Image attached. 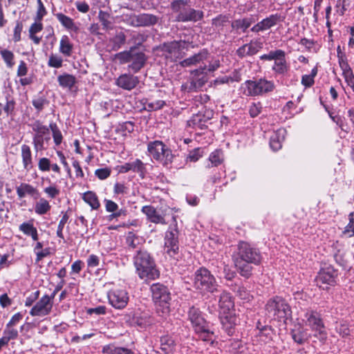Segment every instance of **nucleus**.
<instances>
[{
	"label": "nucleus",
	"instance_id": "7ed1b4c3",
	"mask_svg": "<svg viewBox=\"0 0 354 354\" xmlns=\"http://www.w3.org/2000/svg\"><path fill=\"white\" fill-rule=\"evenodd\" d=\"M150 290L157 313L162 317H166L170 313L171 301V295L169 288L164 284L156 283L151 286Z\"/></svg>",
	"mask_w": 354,
	"mask_h": 354
},
{
	"label": "nucleus",
	"instance_id": "393cba45",
	"mask_svg": "<svg viewBox=\"0 0 354 354\" xmlns=\"http://www.w3.org/2000/svg\"><path fill=\"white\" fill-rule=\"evenodd\" d=\"M203 17V12L201 10H196L193 8L184 9L178 15L177 19L179 21H196Z\"/></svg>",
	"mask_w": 354,
	"mask_h": 354
},
{
	"label": "nucleus",
	"instance_id": "49530a36",
	"mask_svg": "<svg viewBox=\"0 0 354 354\" xmlns=\"http://www.w3.org/2000/svg\"><path fill=\"white\" fill-rule=\"evenodd\" d=\"M230 22V16L228 15H219L212 19V24L216 28H221Z\"/></svg>",
	"mask_w": 354,
	"mask_h": 354
},
{
	"label": "nucleus",
	"instance_id": "4d7b16f0",
	"mask_svg": "<svg viewBox=\"0 0 354 354\" xmlns=\"http://www.w3.org/2000/svg\"><path fill=\"white\" fill-rule=\"evenodd\" d=\"M37 1L38 4V8L35 17V21H41L43 17L46 15L47 12L41 0H37Z\"/></svg>",
	"mask_w": 354,
	"mask_h": 354
},
{
	"label": "nucleus",
	"instance_id": "864d4df0",
	"mask_svg": "<svg viewBox=\"0 0 354 354\" xmlns=\"http://www.w3.org/2000/svg\"><path fill=\"white\" fill-rule=\"evenodd\" d=\"M62 63L63 59L60 56L57 55L51 54L49 57L48 65L50 67L59 68L62 66Z\"/></svg>",
	"mask_w": 354,
	"mask_h": 354
},
{
	"label": "nucleus",
	"instance_id": "bb28decb",
	"mask_svg": "<svg viewBox=\"0 0 354 354\" xmlns=\"http://www.w3.org/2000/svg\"><path fill=\"white\" fill-rule=\"evenodd\" d=\"M219 307L224 314L230 313V310L234 308V301L230 294L223 291L219 298Z\"/></svg>",
	"mask_w": 354,
	"mask_h": 354
},
{
	"label": "nucleus",
	"instance_id": "412c9836",
	"mask_svg": "<svg viewBox=\"0 0 354 354\" xmlns=\"http://www.w3.org/2000/svg\"><path fill=\"white\" fill-rule=\"evenodd\" d=\"M138 83V77L129 73L120 75L115 80V84L118 87L127 91H131L136 87Z\"/></svg>",
	"mask_w": 354,
	"mask_h": 354
},
{
	"label": "nucleus",
	"instance_id": "1a4fd4ad",
	"mask_svg": "<svg viewBox=\"0 0 354 354\" xmlns=\"http://www.w3.org/2000/svg\"><path fill=\"white\" fill-rule=\"evenodd\" d=\"M188 319L196 333L199 334L200 337L203 341L209 340L212 333L210 331L202 312L198 308L192 306L188 311Z\"/></svg>",
	"mask_w": 354,
	"mask_h": 354
},
{
	"label": "nucleus",
	"instance_id": "bf43d9fd",
	"mask_svg": "<svg viewBox=\"0 0 354 354\" xmlns=\"http://www.w3.org/2000/svg\"><path fill=\"white\" fill-rule=\"evenodd\" d=\"M47 103V100L43 97H38L32 100V105L38 111H41Z\"/></svg>",
	"mask_w": 354,
	"mask_h": 354
},
{
	"label": "nucleus",
	"instance_id": "cd10ccee",
	"mask_svg": "<svg viewBox=\"0 0 354 354\" xmlns=\"http://www.w3.org/2000/svg\"><path fill=\"white\" fill-rule=\"evenodd\" d=\"M57 19L59 21V23L68 30L73 31L77 32L79 30V28L74 22L73 19L62 12H57L54 14Z\"/></svg>",
	"mask_w": 354,
	"mask_h": 354
},
{
	"label": "nucleus",
	"instance_id": "338daca9",
	"mask_svg": "<svg viewBox=\"0 0 354 354\" xmlns=\"http://www.w3.org/2000/svg\"><path fill=\"white\" fill-rule=\"evenodd\" d=\"M23 29L22 23L17 21L14 29L13 40L15 42L19 41L21 40V33Z\"/></svg>",
	"mask_w": 354,
	"mask_h": 354
},
{
	"label": "nucleus",
	"instance_id": "b1692460",
	"mask_svg": "<svg viewBox=\"0 0 354 354\" xmlns=\"http://www.w3.org/2000/svg\"><path fill=\"white\" fill-rule=\"evenodd\" d=\"M207 50L203 49L198 53H196L194 55L181 61L179 64L183 68L196 66L201 63H203L204 60L207 59Z\"/></svg>",
	"mask_w": 354,
	"mask_h": 354
},
{
	"label": "nucleus",
	"instance_id": "e2e57ef3",
	"mask_svg": "<svg viewBox=\"0 0 354 354\" xmlns=\"http://www.w3.org/2000/svg\"><path fill=\"white\" fill-rule=\"evenodd\" d=\"M188 0H175L171 3V8L174 12H180L181 8L188 3Z\"/></svg>",
	"mask_w": 354,
	"mask_h": 354
},
{
	"label": "nucleus",
	"instance_id": "dca6fc26",
	"mask_svg": "<svg viewBox=\"0 0 354 354\" xmlns=\"http://www.w3.org/2000/svg\"><path fill=\"white\" fill-rule=\"evenodd\" d=\"M109 304L116 309L124 308L129 302V295L125 290L113 289L108 292Z\"/></svg>",
	"mask_w": 354,
	"mask_h": 354
},
{
	"label": "nucleus",
	"instance_id": "0eeeda50",
	"mask_svg": "<svg viewBox=\"0 0 354 354\" xmlns=\"http://www.w3.org/2000/svg\"><path fill=\"white\" fill-rule=\"evenodd\" d=\"M243 94L246 96H259L272 92L275 88L273 81L266 78L246 80L242 84Z\"/></svg>",
	"mask_w": 354,
	"mask_h": 354
},
{
	"label": "nucleus",
	"instance_id": "c03bdc74",
	"mask_svg": "<svg viewBox=\"0 0 354 354\" xmlns=\"http://www.w3.org/2000/svg\"><path fill=\"white\" fill-rule=\"evenodd\" d=\"M49 128L52 131L53 138L55 145L57 146L59 145L62 143L63 139L62 132L60 131L57 125L54 122H51L49 124Z\"/></svg>",
	"mask_w": 354,
	"mask_h": 354
},
{
	"label": "nucleus",
	"instance_id": "4c0bfd02",
	"mask_svg": "<svg viewBox=\"0 0 354 354\" xmlns=\"http://www.w3.org/2000/svg\"><path fill=\"white\" fill-rule=\"evenodd\" d=\"M131 171L138 174L141 178H144L147 172L145 164L140 159L130 162Z\"/></svg>",
	"mask_w": 354,
	"mask_h": 354
},
{
	"label": "nucleus",
	"instance_id": "72a5a7b5",
	"mask_svg": "<svg viewBox=\"0 0 354 354\" xmlns=\"http://www.w3.org/2000/svg\"><path fill=\"white\" fill-rule=\"evenodd\" d=\"M19 230L27 236H30L33 241L39 239V235L37 228L32 223L24 222L19 226Z\"/></svg>",
	"mask_w": 354,
	"mask_h": 354
},
{
	"label": "nucleus",
	"instance_id": "6e6d98bb",
	"mask_svg": "<svg viewBox=\"0 0 354 354\" xmlns=\"http://www.w3.org/2000/svg\"><path fill=\"white\" fill-rule=\"evenodd\" d=\"M68 218H69V216L67 214V213L64 214V215L62 216V217L58 224L57 230V236L60 239H64V235H63L62 231H63L64 227L65 224L67 223Z\"/></svg>",
	"mask_w": 354,
	"mask_h": 354
},
{
	"label": "nucleus",
	"instance_id": "f8f14e48",
	"mask_svg": "<svg viewBox=\"0 0 354 354\" xmlns=\"http://www.w3.org/2000/svg\"><path fill=\"white\" fill-rule=\"evenodd\" d=\"M165 250L171 257L177 258L178 254V231L177 225H170L165 233Z\"/></svg>",
	"mask_w": 354,
	"mask_h": 354
},
{
	"label": "nucleus",
	"instance_id": "c756f323",
	"mask_svg": "<svg viewBox=\"0 0 354 354\" xmlns=\"http://www.w3.org/2000/svg\"><path fill=\"white\" fill-rule=\"evenodd\" d=\"M185 46V41L183 40L173 41L163 44L164 51L170 55H176L178 54L181 49H183Z\"/></svg>",
	"mask_w": 354,
	"mask_h": 354
},
{
	"label": "nucleus",
	"instance_id": "c9c22d12",
	"mask_svg": "<svg viewBox=\"0 0 354 354\" xmlns=\"http://www.w3.org/2000/svg\"><path fill=\"white\" fill-rule=\"evenodd\" d=\"M254 22L252 17H245L243 19H239L233 21L231 24V26L233 29L239 30L241 29L243 32L245 30Z\"/></svg>",
	"mask_w": 354,
	"mask_h": 354
},
{
	"label": "nucleus",
	"instance_id": "603ef678",
	"mask_svg": "<svg viewBox=\"0 0 354 354\" xmlns=\"http://www.w3.org/2000/svg\"><path fill=\"white\" fill-rule=\"evenodd\" d=\"M133 322L141 328H145L152 324V320L149 316L133 317Z\"/></svg>",
	"mask_w": 354,
	"mask_h": 354
},
{
	"label": "nucleus",
	"instance_id": "a19ab883",
	"mask_svg": "<svg viewBox=\"0 0 354 354\" xmlns=\"http://www.w3.org/2000/svg\"><path fill=\"white\" fill-rule=\"evenodd\" d=\"M0 54L7 67L12 68L15 65V55L11 50L3 49L0 47Z\"/></svg>",
	"mask_w": 354,
	"mask_h": 354
},
{
	"label": "nucleus",
	"instance_id": "f257e3e1",
	"mask_svg": "<svg viewBox=\"0 0 354 354\" xmlns=\"http://www.w3.org/2000/svg\"><path fill=\"white\" fill-rule=\"evenodd\" d=\"M261 261V255L257 248L245 241L239 243L237 251L234 255V262L242 277L249 278L253 269L252 265H259Z\"/></svg>",
	"mask_w": 354,
	"mask_h": 354
},
{
	"label": "nucleus",
	"instance_id": "8fccbe9b",
	"mask_svg": "<svg viewBox=\"0 0 354 354\" xmlns=\"http://www.w3.org/2000/svg\"><path fill=\"white\" fill-rule=\"evenodd\" d=\"M3 335L10 342V340L17 339L19 333L17 329L15 327H11L6 325L3 332Z\"/></svg>",
	"mask_w": 354,
	"mask_h": 354
},
{
	"label": "nucleus",
	"instance_id": "3c124183",
	"mask_svg": "<svg viewBox=\"0 0 354 354\" xmlns=\"http://www.w3.org/2000/svg\"><path fill=\"white\" fill-rule=\"evenodd\" d=\"M209 160L211 162V166L216 167L219 165L223 160L222 152L218 150L213 151L209 157Z\"/></svg>",
	"mask_w": 354,
	"mask_h": 354
},
{
	"label": "nucleus",
	"instance_id": "a211bd4d",
	"mask_svg": "<svg viewBox=\"0 0 354 354\" xmlns=\"http://www.w3.org/2000/svg\"><path fill=\"white\" fill-rule=\"evenodd\" d=\"M158 22V17L156 15L143 13L140 15H133L129 17V23L132 26H150Z\"/></svg>",
	"mask_w": 354,
	"mask_h": 354
},
{
	"label": "nucleus",
	"instance_id": "4468645a",
	"mask_svg": "<svg viewBox=\"0 0 354 354\" xmlns=\"http://www.w3.org/2000/svg\"><path fill=\"white\" fill-rule=\"evenodd\" d=\"M337 271L331 266L322 268L316 277L317 285L323 288L327 289L328 286H335Z\"/></svg>",
	"mask_w": 354,
	"mask_h": 354
},
{
	"label": "nucleus",
	"instance_id": "79ce46f5",
	"mask_svg": "<svg viewBox=\"0 0 354 354\" xmlns=\"http://www.w3.org/2000/svg\"><path fill=\"white\" fill-rule=\"evenodd\" d=\"M317 68L315 67L312 69L310 75H304L301 77V84L306 88L312 86L315 83L314 79L317 74Z\"/></svg>",
	"mask_w": 354,
	"mask_h": 354
},
{
	"label": "nucleus",
	"instance_id": "774afa93",
	"mask_svg": "<svg viewBox=\"0 0 354 354\" xmlns=\"http://www.w3.org/2000/svg\"><path fill=\"white\" fill-rule=\"evenodd\" d=\"M44 191L51 198H54L59 194V190L55 185L46 187Z\"/></svg>",
	"mask_w": 354,
	"mask_h": 354
},
{
	"label": "nucleus",
	"instance_id": "473e14b6",
	"mask_svg": "<svg viewBox=\"0 0 354 354\" xmlns=\"http://www.w3.org/2000/svg\"><path fill=\"white\" fill-rule=\"evenodd\" d=\"M293 340L299 344H302L307 339L306 330L301 326H295L290 331Z\"/></svg>",
	"mask_w": 354,
	"mask_h": 354
},
{
	"label": "nucleus",
	"instance_id": "680f3d73",
	"mask_svg": "<svg viewBox=\"0 0 354 354\" xmlns=\"http://www.w3.org/2000/svg\"><path fill=\"white\" fill-rule=\"evenodd\" d=\"M39 169L41 171H48L50 169V161L47 158H41L38 162Z\"/></svg>",
	"mask_w": 354,
	"mask_h": 354
},
{
	"label": "nucleus",
	"instance_id": "5fc2aeb1",
	"mask_svg": "<svg viewBox=\"0 0 354 354\" xmlns=\"http://www.w3.org/2000/svg\"><path fill=\"white\" fill-rule=\"evenodd\" d=\"M270 146L273 151H277L281 148V139L279 133H274L270 140Z\"/></svg>",
	"mask_w": 354,
	"mask_h": 354
},
{
	"label": "nucleus",
	"instance_id": "09e8293b",
	"mask_svg": "<svg viewBox=\"0 0 354 354\" xmlns=\"http://www.w3.org/2000/svg\"><path fill=\"white\" fill-rule=\"evenodd\" d=\"M127 348L122 347H116L113 345H106L103 347L102 353L104 354H125Z\"/></svg>",
	"mask_w": 354,
	"mask_h": 354
},
{
	"label": "nucleus",
	"instance_id": "37998d69",
	"mask_svg": "<svg viewBox=\"0 0 354 354\" xmlns=\"http://www.w3.org/2000/svg\"><path fill=\"white\" fill-rule=\"evenodd\" d=\"M234 291L236 292V296H238L241 299L250 301L251 298H252L250 291L243 286H238L235 287Z\"/></svg>",
	"mask_w": 354,
	"mask_h": 354
},
{
	"label": "nucleus",
	"instance_id": "6ab92c4d",
	"mask_svg": "<svg viewBox=\"0 0 354 354\" xmlns=\"http://www.w3.org/2000/svg\"><path fill=\"white\" fill-rule=\"evenodd\" d=\"M263 48V42L260 39L252 40L249 44H245L239 47L236 54L240 58L246 56H252L257 54Z\"/></svg>",
	"mask_w": 354,
	"mask_h": 354
},
{
	"label": "nucleus",
	"instance_id": "de8ad7c7",
	"mask_svg": "<svg viewBox=\"0 0 354 354\" xmlns=\"http://www.w3.org/2000/svg\"><path fill=\"white\" fill-rule=\"evenodd\" d=\"M335 330L342 337H347L350 335L348 324L346 321L337 322Z\"/></svg>",
	"mask_w": 354,
	"mask_h": 354
},
{
	"label": "nucleus",
	"instance_id": "f704fd0d",
	"mask_svg": "<svg viewBox=\"0 0 354 354\" xmlns=\"http://www.w3.org/2000/svg\"><path fill=\"white\" fill-rule=\"evenodd\" d=\"M73 45L67 35H63L60 39L59 52L66 57L72 55Z\"/></svg>",
	"mask_w": 354,
	"mask_h": 354
},
{
	"label": "nucleus",
	"instance_id": "2eb2a0df",
	"mask_svg": "<svg viewBox=\"0 0 354 354\" xmlns=\"http://www.w3.org/2000/svg\"><path fill=\"white\" fill-rule=\"evenodd\" d=\"M191 80L186 88L189 91H196L201 89L207 82L206 65L201 66L191 72Z\"/></svg>",
	"mask_w": 354,
	"mask_h": 354
},
{
	"label": "nucleus",
	"instance_id": "a878e982",
	"mask_svg": "<svg viewBox=\"0 0 354 354\" xmlns=\"http://www.w3.org/2000/svg\"><path fill=\"white\" fill-rule=\"evenodd\" d=\"M223 329L231 336L234 334L236 325V317L231 313H225L220 317Z\"/></svg>",
	"mask_w": 354,
	"mask_h": 354
},
{
	"label": "nucleus",
	"instance_id": "0e129e2a",
	"mask_svg": "<svg viewBox=\"0 0 354 354\" xmlns=\"http://www.w3.org/2000/svg\"><path fill=\"white\" fill-rule=\"evenodd\" d=\"M95 174L99 179L104 180L110 176L111 170L107 167L97 169L95 170Z\"/></svg>",
	"mask_w": 354,
	"mask_h": 354
},
{
	"label": "nucleus",
	"instance_id": "4be33fe9",
	"mask_svg": "<svg viewBox=\"0 0 354 354\" xmlns=\"http://www.w3.org/2000/svg\"><path fill=\"white\" fill-rule=\"evenodd\" d=\"M16 192L19 199L28 196L36 200L40 196L39 190L36 187L26 183H21L19 185L17 186Z\"/></svg>",
	"mask_w": 354,
	"mask_h": 354
},
{
	"label": "nucleus",
	"instance_id": "ddd939ff",
	"mask_svg": "<svg viewBox=\"0 0 354 354\" xmlns=\"http://www.w3.org/2000/svg\"><path fill=\"white\" fill-rule=\"evenodd\" d=\"M214 116V111L210 109L203 108L196 114H194L187 121V126L194 129L203 130L207 128L206 123Z\"/></svg>",
	"mask_w": 354,
	"mask_h": 354
},
{
	"label": "nucleus",
	"instance_id": "2f4dec72",
	"mask_svg": "<svg viewBox=\"0 0 354 354\" xmlns=\"http://www.w3.org/2000/svg\"><path fill=\"white\" fill-rule=\"evenodd\" d=\"M284 19L283 17H281L279 14L276 13L270 15L269 17L261 20V25L263 28V31L266 30L277 24L278 22H281Z\"/></svg>",
	"mask_w": 354,
	"mask_h": 354
},
{
	"label": "nucleus",
	"instance_id": "9d476101",
	"mask_svg": "<svg viewBox=\"0 0 354 354\" xmlns=\"http://www.w3.org/2000/svg\"><path fill=\"white\" fill-rule=\"evenodd\" d=\"M302 322L315 333L316 336L319 335L322 339L326 338L325 326L319 313L311 309H307L304 314Z\"/></svg>",
	"mask_w": 354,
	"mask_h": 354
},
{
	"label": "nucleus",
	"instance_id": "a18cd8bd",
	"mask_svg": "<svg viewBox=\"0 0 354 354\" xmlns=\"http://www.w3.org/2000/svg\"><path fill=\"white\" fill-rule=\"evenodd\" d=\"M349 222L345 227L343 234L347 237L354 236V212H351L348 215Z\"/></svg>",
	"mask_w": 354,
	"mask_h": 354
},
{
	"label": "nucleus",
	"instance_id": "f03ea898",
	"mask_svg": "<svg viewBox=\"0 0 354 354\" xmlns=\"http://www.w3.org/2000/svg\"><path fill=\"white\" fill-rule=\"evenodd\" d=\"M133 264L136 273L141 279L154 280L160 276L153 257L147 250L137 251L133 257Z\"/></svg>",
	"mask_w": 354,
	"mask_h": 354
},
{
	"label": "nucleus",
	"instance_id": "aec40b11",
	"mask_svg": "<svg viewBox=\"0 0 354 354\" xmlns=\"http://www.w3.org/2000/svg\"><path fill=\"white\" fill-rule=\"evenodd\" d=\"M272 70L276 75H285L288 73L290 65L286 61L285 51L279 50V53L274 59Z\"/></svg>",
	"mask_w": 354,
	"mask_h": 354
},
{
	"label": "nucleus",
	"instance_id": "20e7f679",
	"mask_svg": "<svg viewBox=\"0 0 354 354\" xmlns=\"http://www.w3.org/2000/svg\"><path fill=\"white\" fill-rule=\"evenodd\" d=\"M116 58L121 64L129 63L128 68L134 73L139 72L146 65L148 59L147 56L136 46L119 53L116 55Z\"/></svg>",
	"mask_w": 354,
	"mask_h": 354
},
{
	"label": "nucleus",
	"instance_id": "052dcab7",
	"mask_svg": "<svg viewBox=\"0 0 354 354\" xmlns=\"http://www.w3.org/2000/svg\"><path fill=\"white\" fill-rule=\"evenodd\" d=\"M262 106L260 102L252 103L250 106L249 113L252 118L257 117L261 111Z\"/></svg>",
	"mask_w": 354,
	"mask_h": 354
},
{
	"label": "nucleus",
	"instance_id": "f3484780",
	"mask_svg": "<svg viewBox=\"0 0 354 354\" xmlns=\"http://www.w3.org/2000/svg\"><path fill=\"white\" fill-rule=\"evenodd\" d=\"M53 306V301L49 295H44L31 308L30 314L32 316L44 317L49 315Z\"/></svg>",
	"mask_w": 354,
	"mask_h": 354
},
{
	"label": "nucleus",
	"instance_id": "7c9ffc66",
	"mask_svg": "<svg viewBox=\"0 0 354 354\" xmlns=\"http://www.w3.org/2000/svg\"><path fill=\"white\" fill-rule=\"evenodd\" d=\"M160 348L166 354L172 353L176 347V342L173 339V338L169 335H163L160 337Z\"/></svg>",
	"mask_w": 354,
	"mask_h": 354
},
{
	"label": "nucleus",
	"instance_id": "5701e85b",
	"mask_svg": "<svg viewBox=\"0 0 354 354\" xmlns=\"http://www.w3.org/2000/svg\"><path fill=\"white\" fill-rule=\"evenodd\" d=\"M142 212L146 215L147 220L156 224L166 225L165 217L159 214L156 208L151 205H145L142 207Z\"/></svg>",
	"mask_w": 354,
	"mask_h": 354
},
{
	"label": "nucleus",
	"instance_id": "9b49d317",
	"mask_svg": "<svg viewBox=\"0 0 354 354\" xmlns=\"http://www.w3.org/2000/svg\"><path fill=\"white\" fill-rule=\"evenodd\" d=\"M32 129L35 132L33 136L32 143L36 151H41L45 149L44 143L48 142L50 140L49 128L43 125L39 120H36L30 124Z\"/></svg>",
	"mask_w": 354,
	"mask_h": 354
},
{
	"label": "nucleus",
	"instance_id": "58836bf2",
	"mask_svg": "<svg viewBox=\"0 0 354 354\" xmlns=\"http://www.w3.org/2000/svg\"><path fill=\"white\" fill-rule=\"evenodd\" d=\"M82 198L93 209H97L100 206L97 195L93 192L88 191L85 192Z\"/></svg>",
	"mask_w": 354,
	"mask_h": 354
},
{
	"label": "nucleus",
	"instance_id": "69168bd1",
	"mask_svg": "<svg viewBox=\"0 0 354 354\" xmlns=\"http://www.w3.org/2000/svg\"><path fill=\"white\" fill-rule=\"evenodd\" d=\"M202 150L200 148L194 149L189 151L187 159L192 162H196L202 156Z\"/></svg>",
	"mask_w": 354,
	"mask_h": 354
},
{
	"label": "nucleus",
	"instance_id": "ea45409f",
	"mask_svg": "<svg viewBox=\"0 0 354 354\" xmlns=\"http://www.w3.org/2000/svg\"><path fill=\"white\" fill-rule=\"evenodd\" d=\"M50 207L49 202L46 199L41 198L35 204V212L39 215H43L49 212Z\"/></svg>",
	"mask_w": 354,
	"mask_h": 354
},
{
	"label": "nucleus",
	"instance_id": "13d9d810",
	"mask_svg": "<svg viewBox=\"0 0 354 354\" xmlns=\"http://www.w3.org/2000/svg\"><path fill=\"white\" fill-rule=\"evenodd\" d=\"M126 41V36L123 32H120L115 35L113 38L114 47L115 50L119 48L120 46H123Z\"/></svg>",
	"mask_w": 354,
	"mask_h": 354
},
{
	"label": "nucleus",
	"instance_id": "e433bc0d",
	"mask_svg": "<svg viewBox=\"0 0 354 354\" xmlns=\"http://www.w3.org/2000/svg\"><path fill=\"white\" fill-rule=\"evenodd\" d=\"M57 81L62 87L71 89L76 83V78L72 75L64 74L57 77Z\"/></svg>",
	"mask_w": 354,
	"mask_h": 354
},
{
	"label": "nucleus",
	"instance_id": "c85d7f7f",
	"mask_svg": "<svg viewBox=\"0 0 354 354\" xmlns=\"http://www.w3.org/2000/svg\"><path fill=\"white\" fill-rule=\"evenodd\" d=\"M21 158L24 169L30 171L32 168V152L28 145H23L21 146Z\"/></svg>",
	"mask_w": 354,
	"mask_h": 354
},
{
	"label": "nucleus",
	"instance_id": "6e6552de",
	"mask_svg": "<svg viewBox=\"0 0 354 354\" xmlns=\"http://www.w3.org/2000/svg\"><path fill=\"white\" fill-rule=\"evenodd\" d=\"M147 151L149 156L164 166H168L174 160L172 151L160 140L149 142Z\"/></svg>",
	"mask_w": 354,
	"mask_h": 354
},
{
	"label": "nucleus",
	"instance_id": "423d86ee",
	"mask_svg": "<svg viewBox=\"0 0 354 354\" xmlns=\"http://www.w3.org/2000/svg\"><path fill=\"white\" fill-rule=\"evenodd\" d=\"M265 310L269 317L279 321L283 320L284 322L292 315L290 306L285 299L280 297H275L269 299L266 305Z\"/></svg>",
	"mask_w": 354,
	"mask_h": 354
},
{
	"label": "nucleus",
	"instance_id": "39448f33",
	"mask_svg": "<svg viewBox=\"0 0 354 354\" xmlns=\"http://www.w3.org/2000/svg\"><path fill=\"white\" fill-rule=\"evenodd\" d=\"M194 287L203 294L218 291V284L214 276L205 268H200L194 274Z\"/></svg>",
	"mask_w": 354,
	"mask_h": 354
}]
</instances>
